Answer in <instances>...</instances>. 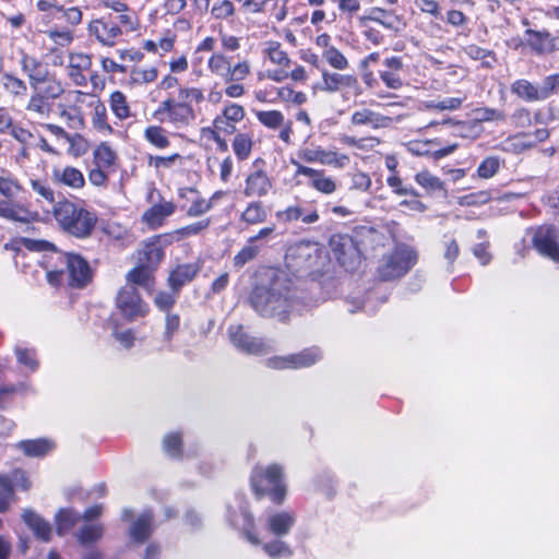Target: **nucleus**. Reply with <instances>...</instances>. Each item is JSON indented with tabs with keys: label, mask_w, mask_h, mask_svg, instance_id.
Masks as SVG:
<instances>
[{
	"label": "nucleus",
	"mask_w": 559,
	"mask_h": 559,
	"mask_svg": "<svg viewBox=\"0 0 559 559\" xmlns=\"http://www.w3.org/2000/svg\"><path fill=\"white\" fill-rule=\"evenodd\" d=\"M262 548L264 552L272 559L287 558L293 555L290 546L281 539L265 543L263 544Z\"/></svg>",
	"instance_id": "nucleus-53"
},
{
	"label": "nucleus",
	"mask_w": 559,
	"mask_h": 559,
	"mask_svg": "<svg viewBox=\"0 0 559 559\" xmlns=\"http://www.w3.org/2000/svg\"><path fill=\"white\" fill-rule=\"evenodd\" d=\"M365 19L378 23L391 31H397L400 25V19L393 11L381 8H371Z\"/></svg>",
	"instance_id": "nucleus-34"
},
{
	"label": "nucleus",
	"mask_w": 559,
	"mask_h": 559,
	"mask_svg": "<svg viewBox=\"0 0 559 559\" xmlns=\"http://www.w3.org/2000/svg\"><path fill=\"white\" fill-rule=\"evenodd\" d=\"M181 437L178 432H171L165 436L163 449L168 456L179 457L181 454Z\"/></svg>",
	"instance_id": "nucleus-60"
},
{
	"label": "nucleus",
	"mask_w": 559,
	"mask_h": 559,
	"mask_svg": "<svg viewBox=\"0 0 559 559\" xmlns=\"http://www.w3.org/2000/svg\"><path fill=\"white\" fill-rule=\"evenodd\" d=\"M527 45L538 55L554 51L551 36L547 32H538L533 29L526 31Z\"/></svg>",
	"instance_id": "nucleus-36"
},
{
	"label": "nucleus",
	"mask_w": 559,
	"mask_h": 559,
	"mask_svg": "<svg viewBox=\"0 0 559 559\" xmlns=\"http://www.w3.org/2000/svg\"><path fill=\"white\" fill-rule=\"evenodd\" d=\"M384 69L379 72V76L383 84L391 90H400L404 85L402 73L405 64L402 57L392 56L383 61Z\"/></svg>",
	"instance_id": "nucleus-18"
},
{
	"label": "nucleus",
	"mask_w": 559,
	"mask_h": 559,
	"mask_svg": "<svg viewBox=\"0 0 559 559\" xmlns=\"http://www.w3.org/2000/svg\"><path fill=\"white\" fill-rule=\"evenodd\" d=\"M63 92L64 90L61 82L50 72L46 75V80H44L39 86V93L45 95L47 99H56L60 97Z\"/></svg>",
	"instance_id": "nucleus-50"
},
{
	"label": "nucleus",
	"mask_w": 559,
	"mask_h": 559,
	"mask_svg": "<svg viewBox=\"0 0 559 559\" xmlns=\"http://www.w3.org/2000/svg\"><path fill=\"white\" fill-rule=\"evenodd\" d=\"M252 308L262 317L287 320L294 308L290 283L286 276L273 273L269 284L253 288L250 295Z\"/></svg>",
	"instance_id": "nucleus-1"
},
{
	"label": "nucleus",
	"mask_w": 559,
	"mask_h": 559,
	"mask_svg": "<svg viewBox=\"0 0 559 559\" xmlns=\"http://www.w3.org/2000/svg\"><path fill=\"white\" fill-rule=\"evenodd\" d=\"M321 253L317 242L299 241L288 249L286 260L298 270H310L318 264Z\"/></svg>",
	"instance_id": "nucleus-11"
},
{
	"label": "nucleus",
	"mask_w": 559,
	"mask_h": 559,
	"mask_svg": "<svg viewBox=\"0 0 559 559\" xmlns=\"http://www.w3.org/2000/svg\"><path fill=\"white\" fill-rule=\"evenodd\" d=\"M277 96L281 100L285 103H290L297 106L305 104L308 99L307 95L304 92L294 91L289 86H283L277 90Z\"/></svg>",
	"instance_id": "nucleus-61"
},
{
	"label": "nucleus",
	"mask_w": 559,
	"mask_h": 559,
	"mask_svg": "<svg viewBox=\"0 0 559 559\" xmlns=\"http://www.w3.org/2000/svg\"><path fill=\"white\" fill-rule=\"evenodd\" d=\"M153 513L151 511L142 512L131 524L129 533L134 542L143 543L152 533Z\"/></svg>",
	"instance_id": "nucleus-31"
},
{
	"label": "nucleus",
	"mask_w": 559,
	"mask_h": 559,
	"mask_svg": "<svg viewBox=\"0 0 559 559\" xmlns=\"http://www.w3.org/2000/svg\"><path fill=\"white\" fill-rule=\"evenodd\" d=\"M229 340L240 352L251 355H263L270 349V345L261 338L253 337L243 331L242 325L228 328Z\"/></svg>",
	"instance_id": "nucleus-14"
},
{
	"label": "nucleus",
	"mask_w": 559,
	"mask_h": 559,
	"mask_svg": "<svg viewBox=\"0 0 559 559\" xmlns=\"http://www.w3.org/2000/svg\"><path fill=\"white\" fill-rule=\"evenodd\" d=\"M250 484L257 497L269 496L276 504H282L286 497L284 467L281 464H258L253 467Z\"/></svg>",
	"instance_id": "nucleus-5"
},
{
	"label": "nucleus",
	"mask_w": 559,
	"mask_h": 559,
	"mask_svg": "<svg viewBox=\"0 0 559 559\" xmlns=\"http://www.w3.org/2000/svg\"><path fill=\"white\" fill-rule=\"evenodd\" d=\"M26 110L35 114L38 118H47L51 111V105L48 99L39 93V90L34 91V94L31 96Z\"/></svg>",
	"instance_id": "nucleus-41"
},
{
	"label": "nucleus",
	"mask_w": 559,
	"mask_h": 559,
	"mask_svg": "<svg viewBox=\"0 0 559 559\" xmlns=\"http://www.w3.org/2000/svg\"><path fill=\"white\" fill-rule=\"evenodd\" d=\"M417 252L406 246L399 245L392 252L384 254L378 266L382 281H391L405 275L417 262Z\"/></svg>",
	"instance_id": "nucleus-6"
},
{
	"label": "nucleus",
	"mask_w": 559,
	"mask_h": 559,
	"mask_svg": "<svg viewBox=\"0 0 559 559\" xmlns=\"http://www.w3.org/2000/svg\"><path fill=\"white\" fill-rule=\"evenodd\" d=\"M292 165L296 167L295 176H305L309 178L308 186L317 192L330 195L337 190L336 180L328 176L323 169H317L301 164L299 160L292 158Z\"/></svg>",
	"instance_id": "nucleus-12"
},
{
	"label": "nucleus",
	"mask_w": 559,
	"mask_h": 559,
	"mask_svg": "<svg viewBox=\"0 0 559 559\" xmlns=\"http://www.w3.org/2000/svg\"><path fill=\"white\" fill-rule=\"evenodd\" d=\"M109 107L119 120H126L131 117V109L127 96L120 91H115L110 94Z\"/></svg>",
	"instance_id": "nucleus-40"
},
{
	"label": "nucleus",
	"mask_w": 559,
	"mask_h": 559,
	"mask_svg": "<svg viewBox=\"0 0 559 559\" xmlns=\"http://www.w3.org/2000/svg\"><path fill=\"white\" fill-rule=\"evenodd\" d=\"M14 354L17 364L24 368L25 372L33 373L38 369L39 361L34 348L17 344L14 347Z\"/></svg>",
	"instance_id": "nucleus-37"
},
{
	"label": "nucleus",
	"mask_w": 559,
	"mask_h": 559,
	"mask_svg": "<svg viewBox=\"0 0 559 559\" xmlns=\"http://www.w3.org/2000/svg\"><path fill=\"white\" fill-rule=\"evenodd\" d=\"M252 146V136L248 133H237L231 142L233 151L239 160H246L249 158Z\"/></svg>",
	"instance_id": "nucleus-43"
},
{
	"label": "nucleus",
	"mask_w": 559,
	"mask_h": 559,
	"mask_svg": "<svg viewBox=\"0 0 559 559\" xmlns=\"http://www.w3.org/2000/svg\"><path fill=\"white\" fill-rule=\"evenodd\" d=\"M204 99V93L200 87L180 86L176 97L170 95L159 103L153 117L174 128H186L197 118L192 104H201Z\"/></svg>",
	"instance_id": "nucleus-2"
},
{
	"label": "nucleus",
	"mask_w": 559,
	"mask_h": 559,
	"mask_svg": "<svg viewBox=\"0 0 559 559\" xmlns=\"http://www.w3.org/2000/svg\"><path fill=\"white\" fill-rule=\"evenodd\" d=\"M88 31L105 46H114L122 34L118 25L105 20L93 21L88 26Z\"/></svg>",
	"instance_id": "nucleus-24"
},
{
	"label": "nucleus",
	"mask_w": 559,
	"mask_h": 559,
	"mask_svg": "<svg viewBox=\"0 0 559 559\" xmlns=\"http://www.w3.org/2000/svg\"><path fill=\"white\" fill-rule=\"evenodd\" d=\"M323 59L335 70L343 71L349 66L347 58L336 48L322 51Z\"/></svg>",
	"instance_id": "nucleus-56"
},
{
	"label": "nucleus",
	"mask_w": 559,
	"mask_h": 559,
	"mask_svg": "<svg viewBox=\"0 0 559 559\" xmlns=\"http://www.w3.org/2000/svg\"><path fill=\"white\" fill-rule=\"evenodd\" d=\"M230 61L221 52H214L207 60V69L224 82L229 73Z\"/></svg>",
	"instance_id": "nucleus-45"
},
{
	"label": "nucleus",
	"mask_w": 559,
	"mask_h": 559,
	"mask_svg": "<svg viewBox=\"0 0 559 559\" xmlns=\"http://www.w3.org/2000/svg\"><path fill=\"white\" fill-rule=\"evenodd\" d=\"M52 215L63 231L80 239L87 238L97 223V214L94 211L85 207L83 203L68 199L53 204Z\"/></svg>",
	"instance_id": "nucleus-3"
},
{
	"label": "nucleus",
	"mask_w": 559,
	"mask_h": 559,
	"mask_svg": "<svg viewBox=\"0 0 559 559\" xmlns=\"http://www.w3.org/2000/svg\"><path fill=\"white\" fill-rule=\"evenodd\" d=\"M245 108L233 102H225L222 111L213 119V127L223 134H234L237 124L245 119Z\"/></svg>",
	"instance_id": "nucleus-15"
},
{
	"label": "nucleus",
	"mask_w": 559,
	"mask_h": 559,
	"mask_svg": "<svg viewBox=\"0 0 559 559\" xmlns=\"http://www.w3.org/2000/svg\"><path fill=\"white\" fill-rule=\"evenodd\" d=\"M22 516L25 524L29 530L33 531L37 538L44 542L49 540L51 535V527L48 522H46L32 510H25Z\"/></svg>",
	"instance_id": "nucleus-32"
},
{
	"label": "nucleus",
	"mask_w": 559,
	"mask_h": 559,
	"mask_svg": "<svg viewBox=\"0 0 559 559\" xmlns=\"http://www.w3.org/2000/svg\"><path fill=\"white\" fill-rule=\"evenodd\" d=\"M51 180L57 186L81 190L85 186L83 173L73 166H56L51 170Z\"/></svg>",
	"instance_id": "nucleus-20"
},
{
	"label": "nucleus",
	"mask_w": 559,
	"mask_h": 559,
	"mask_svg": "<svg viewBox=\"0 0 559 559\" xmlns=\"http://www.w3.org/2000/svg\"><path fill=\"white\" fill-rule=\"evenodd\" d=\"M2 85L4 90L13 96H25L27 93L26 83L11 73L2 75Z\"/></svg>",
	"instance_id": "nucleus-55"
},
{
	"label": "nucleus",
	"mask_w": 559,
	"mask_h": 559,
	"mask_svg": "<svg viewBox=\"0 0 559 559\" xmlns=\"http://www.w3.org/2000/svg\"><path fill=\"white\" fill-rule=\"evenodd\" d=\"M92 61L85 53H71L69 57V76L75 85H84L86 78L84 72L90 70Z\"/></svg>",
	"instance_id": "nucleus-28"
},
{
	"label": "nucleus",
	"mask_w": 559,
	"mask_h": 559,
	"mask_svg": "<svg viewBox=\"0 0 559 559\" xmlns=\"http://www.w3.org/2000/svg\"><path fill=\"white\" fill-rule=\"evenodd\" d=\"M130 79L134 84L152 83L157 79V69L150 68H134L130 73Z\"/></svg>",
	"instance_id": "nucleus-59"
},
{
	"label": "nucleus",
	"mask_w": 559,
	"mask_h": 559,
	"mask_svg": "<svg viewBox=\"0 0 559 559\" xmlns=\"http://www.w3.org/2000/svg\"><path fill=\"white\" fill-rule=\"evenodd\" d=\"M386 185L397 195L418 197L417 191L413 187L405 186L403 180L396 174H392L386 178Z\"/></svg>",
	"instance_id": "nucleus-64"
},
{
	"label": "nucleus",
	"mask_w": 559,
	"mask_h": 559,
	"mask_svg": "<svg viewBox=\"0 0 559 559\" xmlns=\"http://www.w3.org/2000/svg\"><path fill=\"white\" fill-rule=\"evenodd\" d=\"M116 159V152L106 142L100 143L93 151L94 166L110 170L114 167Z\"/></svg>",
	"instance_id": "nucleus-38"
},
{
	"label": "nucleus",
	"mask_w": 559,
	"mask_h": 559,
	"mask_svg": "<svg viewBox=\"0 0 559 559\" xmlns=\"http://www.w3.org/2000/svg\"><path fill=\"white\" fill-rule=\"evenodd\" d=\"M415 181L428 192L444 189L443 181L428 170H421L415 175Z\"/></svg>",
	"instance_id": "nucleus-49"
},
{
	"label": "nucleus",
	"mask_w": 559,
	"mask_h": 559,
	"mask_svg": "<svg viewBox=\"0 0 559 559\" xmlns=\"http://www.w3.org/2000/svg\"><path fill=\"white\" fill-rule=\"evenodd\" d=\"M58 265L47 271L46 277L51 286L58 287L67 284L71 287L82 288L92 280V270L88 262L79 254L60 253Z\"/></svg>",
	"instance_id": "nucleus-4"
},
{
	"label": "nucleus",
	"mask_w": 559,
	"mask_h": 559,
	"mask_svg": "<svg viewBox=\"0 0 559 559\" xmlns=\"http://www.w3.org/2000/svg\"><path fill=\"white\" fill-rule=\"evenodd\" d=\"M111 335L124 349H131L134 346L135 334L132 329H122L118 325L115 319L109 322Z\"/></svg>",
	"instance_id": "nucleus-44"
},
{
	"label": "nucleus",
	"mask_w": 559,
	"mask_h": 559,
	"mask_svg": "<svg viewBox=\"0 0 559 559\" xmlns=\"http://www.w3.org/2000/svg\"><path fill=\"white\" fill-rule=\"evenodd\" d=\"M272 187V181L266 173L255 169L246 178L243 194L248 198H263L271 191Z\"/></svg>",
	"instance_id": "nucleus-22"
},
{
	"label": "nucleus",
	"mask_w": 559,
	"mask_h": 559,
	"mask_svg": "<svg viewBox=\"0 0 559 559\" xmlns=\"http://www.w3.org/2000/svg\"><path fill=\"white\" fill-rule=\"evenodd\" d=\"M91 108L93 109L91 120L94 130L102 133L103 135L111 134L114 132V129L107 120L106 106L100 102L99 98H97L96 102L93 103Z\"/></svg>",
	"instance_id": "nucleus-33"
},
{
	"label": "nucleus",
	"mask_w": 559,
	"mask_h": 559,
	"mask_svg": "<svg viewBox=\"0 0 559 559\" xmlns=\"http://www.w3.org/2000/svg\"><path fill=\"white\" fill-rule=\"evenodd\" d=\"M255 116L261 124L273 130L281 128L285 122V117L280 110H260Z\"/></svg>",
	"instance_id": "nucleus-51"
},
{
	"label": "nucleus",
	"mask_w": 559,
	"mask_h": 559,
	"mask_svg": "<svg viewBox=\"0 0 559 559\" xmlns=\"http://www.w3.org/2000/svg\"><path fill=\"white\" fill-rule=\"evenodd\" d=\"M227 519L234 527L242 531L247 540L257 546L260 545L261 542L259 537L252 532L253 530V518L249 513L246 504L242 499L237 501V511H234L230 506H228V515Z\"/></svg>",
	"instance_id": "nucleus-17"
},
{
	"label": "nucleus",
	"mask_w": 559,
	"mask_h": 559,
	"mask_svg": "<svg viewBox=\"0 0 559 559\" xmlns=\"http://www.w3.org/2000/svg\"><path fill=\"white\" fill-rule=\"evenodd\" d=\"M296 523V514L292 511H276L267 515L265 530L277 538L287 536Z\"/></svg>",
	"instance_id": "nucleus-19"
},
{
	"label": "nucleus",
	"mask_w": 559,
	"mask_h": 559,
	"mask_svg": "<svg viewBox=\"0 0 559 559\" xmlns=\"http://www.w3.org/2000/svg\"><path fill=\"white\" fill-rule=\"evenodd\" d=\"M103 526L98 523L83 525L76 533V538L82 545L92 544L102 538Z\"/></svg>",
	"instance_id": "nucleus-46"
},
{
	"label": "nucleus",
	"mask_w": 559,
	"mask_h": 559,
	"mask_svg": "<svg viewBox=\"0 0 559 559\" xmlns=\"http://www.w3.org/2000/svg\"><path fill=\"white\" fill-rule=\"evenodd\" d=\"M500 166V158L496 156L486 157L477 168V176L481 179H490L499 171Z\"/></svg>",
	"instance_id": "nucleus-58"
},
{
	"label": "nucleus",
	"mask_w": 559,
	"mask_h": 559,
	"mask_svg": "<svg viewBox=\"0 0 559 559\" xmlns=\"http://www.w3.org/2000/svg\"><path fill=\"white\" fill-rule=\"evenodd\" d=\"M0 486L12 490H28L31 488V480L28 475L23 469H14L9 474H0Z\"/></svg>",
	"instance_id": "nucleus-35"
},
{
	"label": "nucleus",
	"mask_w": 559,
	"mask_h": 559,
	"mask_svg": "<svg viewBox=\"0 0 559 559\" xmlns=\"http://www.w3.org/2000/svg\"><path fill=\"white\" fill-rule=\"evenodd\" d=\"M80 515L72 509H62L56 515V524L58 534L63 535L74 526Z\"/></svg>",
	"instance_id": "nucleus-54"
},
{
	"label": "nucleus",
	"mask_w": 559,
	"mask_h": 559,
	"mask_svg": "<svg viewBox=\"0 0 559 559\" xmlns=\"http://www.w3.org/2000/svg\"><path fill=\"white\" fill-rule=\"evenodd\" d=\"M22 71L27 75L28 83L34 91L39 90L43 81L46 80V75L49 73V70L46 64H44L37 58L23 53L20 61Z\"/></svg>",
	"instance_id": "nucleus-21"
},
{
	"label": "nucleus",
	"mask_w": 559,
	"mask_h": 559,
	"mask_svg": "<svg viewBox=\"0 0 559 559\" xmlns=\"http://www.w3.org/2000/svg\"><path fill=\"white\" fill-rule=\"evenodd\" d=\"M250 64L248 61H240L234 66L230 64L229 73L225 80V83L240 82L250 74Z\"/></svg>",
	"instance_id": "nucleus-63"
},
{
	"label": "nucleus",
	"mask_w": 559,
	"mask_h": 559,
	"mask_svg": "<svg viewBox=\"0 0 559 559\" xmlns=\"http://www.w3.org/2000/svg\"><path fill=\"white\" fill-rule=\"evenodd\" d=\"M263 52L269 58V60L276 66L286 68L290 64L288 55L282 49V46L278 41H266Z\"/></svg>",
	"instance_id": "nucleus-42"
},
{
	"label": "nucleus",
	"mask_w": 559,
	"mask_h": 559,
	"mask_svg": "<svg viewBox=\"0 0 559 559\" xmlns=\"http://www.w3.org/2000/svg\"><path fill=\"white\" fill-rule=\"evenodd\" d=\"M296 155L301 162L309 164L318 163L335 169H344L350 164L349 155L336 150H326L312 143L301 146Z\"/></svg>",
	"instance_id": "nucleus-8"
},
{
	"label": "nucleus",
	"mask_w": 559,
	"mask_h": 559,
	"mask_svg": "<svg viewBox=\"0 0 559 559\" xmlns=\"http://www.w3.org/2000/svg\"><path fill=\"white\" fill-rule=\"evenodd\" d=\"M117 308L128 320L143 318L148 312V306L140 297L138 289L133 285H124L116 298Z\"/></svg>",
	"instance_id": "nucleus-10"
},
{
	"label": "nucleus",
	"mask_w": 559,
	"mask_h": 559,
	"mask_svg": "<svg viewBox=\"0 0 559 559\" xmlns=\"http://www.w3.org/2000/svg\"><path fill=\"white\" fill-rule=\"evenodd\" d=\"M407 117V114H397L396 116L382 115L370 108L362 107L355 110L350 116L353 126H367L373 130L390 128L394 122H401Z\"/></svg>",
	"instance_id": "nucleus-13"
},
{
	"label": "nucleus",
	"mask_w": 559,
	"mask_h": 559,
	"mask_svg": "<svg viewBox=\"0 0 559 559\" xmlns=\"http://www.w3.org/2000/svg\"><path fill=\"white\" fill-rule=\"evenodd\" d=\"M357 86L358 81L354 75L323 71L319 90L326 93H336L344 88H355Z\"/></svg>",
	"instance_id": "nucleus-23"
},
{
	"label": "nucleus",
	"mask_w": 559,
	"mask_h": 559,
	"mask_svg": "<svg viewBox=\"0 0 559 559\" xmlns=\"http://www.w3.org/2000/svg\"><path fill=\"white\" fill-rule=\"evenodd\" d=\"M475 121L479 124L480 122L487 121H500L504 119V114L495 108L480 107L473 110Z\"/></svg>",
	"instance_id": "nucleus-62"
},
{
	"label": "nucleus",
	"mask_w": 559,
	"mask_h": 559,
	"mask_svg": "<svg viewBox=\"0 0 559 559\" xmlns=\"http://www.w3.org/2000/svg\"><path fill=\"white\" fill-rule=\"evenodd\" d=\"M67 99L74 105V114L71 116L69 112L63 111L62 116H68L76 124L82 126L83 118L80 112L81 106L86 105L91 107L93 103L96 102L97 97L93 94L84 93L81 91H71L67 94Z\"/></svg>",
	"instance_id": "nucleus-30"
},
{
	"label": "nucleus",
	"mask_w": 559,
	"mask_h": 559,
	"mask_svg": "<svg viewBox=\"0 0 559 559\" xmlns=\"http://www.w3.org/2000/svg\"><path fill=\"white\" fill-rule=\"evenodd\" d=\"M333 251L338 263L346 270L354 269L358 263V250L349 237L342 238L340 243H334Z\"/></svg>",
	"instance_id": "nucleus-26"
},
{
	"label": "nucleus",
	"mask_w": 559,
	"mask_h": 559,
	"mask_svg": "<svg viewBox=\"0 0 559 559\" xmlns=\"http://www.w3.org/2000/svg\"><path fill=\"white\" fill-rule=\"evenodd\" d=\"M511 93L525 102H543L559 94V73L546 76L539 85L525 79L515 80L511 84Z\"/></svg>",
	"instance_id": "nucleus-7"
},
{
	"label": "nucleus",
	"mask_w": 559,
	"mask_h": 559,
	"mask_svg": "<svg viewBox=\"0 0 559 559\" xmlns=\"http://www.w3.org/2000/svg\"><path fill=\"white\" fill-rule=\"evenodd\" d=\"M144 139L157 148H166L170 144L166 131L160 126H148L144 130Z\"/></svg>",
	"instance_id": "nucleus-48"
},
{
	"label": "nucleus",
	"mask_w": 559,
	"mask_h": 559,
	"mask_svg": "<svg viewBox=\"0 0 559 559\" xmlns=\"http://www.w3.org/2000/svg\"><path fill=\"white\" fill-rule=\"evenodd\" d=\"M267 212L259 201L248 203L240 215V222L247 225H259L265 222Z\"/></svg>",
	"instance_id": "nucleus-39"
},
{
	"label": "nucleus",
	"mask_w": 559,
	"mask_h": 559,
	"mask_svg": "<svg viewBox=\"0 0 559 559\" xmlns=\"http://www.w3.org/2000/svg\"><path fill=\"white\" fill-rule=\"evenodd\" d=\"M535 249L544 257L559 262V243L556 228L552 226H540L533 237Z\"/></svg>",
	"instance_id": "nucleus-16"
},
{
	"label": "nucleus",
	"mask_w": 559,
	"mask_h": 559,
	"mask_svg": "<svg viewBox=\"0 0 559 559\" xmlns=\"http://www.w3.org/2000/svg\"><path fill=\"white\" fill-rule=\"evenodd\" d=\"M349 190L369 192L372 185V180L367 173L356 169L349 174Z\"/></svg>",
	"instance_id": "nucleus-57"
},
{
	"label": "nucleus",
	"mask_w": 559,
	"mask_h": 559,
	"mask_svg": "<svg viewBox=\"0 0 559 559\" xmlns=\"http://www.w3.org/2000/svg\"><path fill=\"white\" fill-rule=\"evenodd\" d=\"M200 267L195 263L180 264L174 269L168 277L169 286L178 292L183 285L190 283L199 273Z\"/></svg>",
	"instance_id": "nucleus-27"
},
{
	"label": "nucleus",
	"mask_w": 559,
	"mask_h": 559,
	"mask_svg": "<svg viewBox=\"0 0 559 559\" xmlns=\"http://www.w3.org/2000/svg\"><path fill=\"white\" fill-rule=\"evenodd\" d=\"M152 282V270L150 266L140 265L127 274V284L129 285H140L143 287H150Z\"/></svg>",
	"instance_id": "nucleus-47"
},
{
	"label": "nucleus",
	"mask_w": 559,
	"mask_h": 559,
	"mask_svg": "<svg viewBox=\"0 0 559 559\" xmlns=\"http://www.w3.org/2000/svg\"><path fill=\"white\" fill-rule=\"evenodd\" d=\"M17 448L29 457H41L50 453L56 444L51 439L39 438L20 441Z\"/></svg>",
	"instance_id": "nucleus-29"
},
{
	"label": "nucleus",
	"mask_w": 559,
	"mask_h": 559,
	"mask_svg": "<svg viewBox=\"0 0 559 559\" xmlns=\"http://www.w3.org/2000/svg\"><path fill=\"white\" fill-rule=\"evenodd\" d=\"M322 357V349L318 346H312L296 354L271 357L266 360V366L272 369H301L311 367L320 361Z\"/></svg>",
	"instance_id": "nucleus-9"
},
{
	"label": "nucleus",
	"mask_w": 559,
	"mask_h": 559,
	"mask_svg": "<svg viewBox=\"0 0 559 559\" xmlns=\"http://www.w3.org/2000/svg\"><path fill=\"white\" fill-rule=\"evenodd\" d=\"M261 247L251 242L249 239L241 250L234 257L235 267L241 269L245 264L252 261L260 253Z\"/></svg>",
	"instance_id": "nucleus-52"
},
{
	"label": "nucleus",
	"mask_w": 559,
	"mask_h": 559,
	"mask_svg": "<svg viewBox=\"0 0 559 559\" xmlns=\"http://www.w3.org/2000/svg\"><path fill=\"white\" fill-rule=\"evenodd\" d=\"M176 211V205L169 201H163L147 209L143 215L142 221L152 229L163 226L165 219L171 216Z\"/></svg>",
	"instance_id": "nucleus-25"
}]
</instances>
